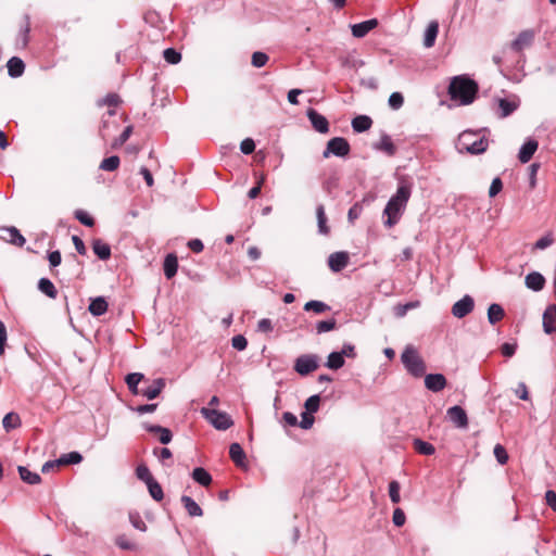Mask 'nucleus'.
I'll list each match as a JSON object with an SVG mask.
<instances>
[{
  "instance_id": "ea45409f",
  "label": "nucleus",
  "mask_w": 556,
  "mask_h": 556,
  "mask_svg": "<svg viewBox=\"0 0 556 556\" xmlns=\"http://www.w3.org/2000/svg\"><path fill=\"white\" fill-rule=\"evenodd\" d=\"M122 103V99L117 93H108L103 99L98 101L99 106L117 108Z\"/></svg>"
},
{
  "instance_id": "7ed1b4c3",
  "label": "nucleus",
  "mask_w": 556,
  "mask_h": 556,
  "mask_svg": "<svg viewBox=\"0 0 556 556\" xmlns=\"http://www.w3.org/2000/svg\"><path fill=\"white\" fill-rule=\"evenodd\" d=\"M488 147V139L484 137L478 138V135L473 131H464L458 136L457 149L462 153L481 154L486 151Z\"/></svg>"
},
{
  "instance_id": "49530a36",
  "label": "nucleus",
  "mask_w": 556,
  "mask_h": 556,
  "mask_svg": "<svg viewBox=\"0 0 556 556\" xmlns=\"http://www.w3.org/2000/svg\"><path fill=\"white\" fill-rule=\"evenodd\" d=\"M554 236L552 232L546 233L542 238H540L533 245L532 251L534 250H544L551 247L554 243Z\"/></svg>"
},
{
  "instance_id": "2eb2a0df",
  "label": "nucleus",
  "mask_w": 556,
  "mask_h": 556,
  "mask_svg": "<svg viewBox=\"0 0 556 556\" xmlns=\"http://www.w3.org/2000/svg\"><path fill=\"white\" fill-rule=\"evenodd\" d=\"M378 26V20L377 18H370L367 21H364L358 24L352 25V34L356 38H363L365 37L370 30L375 29Z\"/></svg>"
},
{
  "instance_id": "a211bd4d",
  "label": "nucleus",
  "mask_w": 556,
  "mask_h": 556,
  "mask_svg": "<svg viewBox=\"0 0 556 556\" xmlns=\"http://www.w3.org/2000/svg\"><path fill=\"white\" fill-rule=\"evenodd\" d=\"M526 286L533 291H541L545 286V278L538 271H532L526 276Z\"/></svg>"
},
{
  "instance_id": "9d476101",
  "label": "nucleus",
  "mask_w": 556,
  "mask_h": 556,
  "mask_svg": "<svg viewBox=\"0 0 556 556\" xmlns=\"http://www.w3.org/2000/svg\"><path fill=\"white\" fill-rule=\"evenodd\" d=\"M535 33L532 29L522 30L517 38L511 42V49L516 52H520L526 48H529L534 40Z\"/></svg>"
},
{
  "instance_id": "09e8293b",
  "label": "nucleus",
  "mask_w": 556,
  "mask_h": 556,
  "mask_svg": "<svg viewBox=\"0 0 556 556\" xmlns=\"http://www.w3.org/2000/svg\"><path fill=\"white\" fill-rule=\"evenodd\" d=\"M400 490L401 485L397 481L393 480L389 483V496L393 504H399L401 501Z\"/></svg>"
},
{
  "instance_id": "f3484780",
  "label": "nucleus",
  "mask_w": 556,
  "mask_h": 556,
  "mask_svg": "<svg viewBox=\"0 0 556 556\" xmlns=\"http://www.w3.org/2000/svg\"><path fill=\"white\" fill-rule=\"evenodd\" d=\"M539 143L536 140L530 139L522 144L519 150L518 159L521 163H528L535 151L538 150Z\"/></svg>"
},
{
  "instance_id": "39448f33",
  "label": "nucleus",
  "mask_w": 556,
  "mask_h": 556,
  "mask_svg": "<svg viewBox=\"0 0 556 556\" xmlns=\"http://www.w3.org/2000/svg\"><path fill=\"white\" fill-rule=\"evenodd\" d=\"M201 414L218 430H227L233 425L230 416L225 412L210 407H202Z\"/></svg>"
},
{
  "instance_id": "ddd939ff",
  "label": "nucleus",
  "mask_w": 556,
  "mask_h": 556,
  "mask_svg": "<svg viewBox=\"0 0 556 556\" xmlns=\"http://www.w3.org/2000/svg\"><path fill=\"white\" fill-rule=\"evenodd\" d=\"M447 417L458 428H467L468 417L460 406H453L447 409Z\"/></svg>"
},
{
  "instance_id": "79ce46f5",
  "label": "nucleus",
  "mask_w": 556,
  "mask_h": 556,
  "mask_svg": "<svg viewBox=\"0 0 556 556\" xmlns=\"http://www.w3.org/2000/svg\"><path fill=\"white\" fill-rule=\"evenodd\" d=\"M147 486L153 500L161 502L164 498L163 489L155 479L147 483Z\"/></svg>"
},
{
  "instance_id": "6e6d98bb",
  "label": "nucleus",
  "mask_w": 556,
  "mask_h": 556,
  "mask_svg": "<svg viewBox=\"0 0 556 556\" xmlns=\"http://www.w3.org/2000/svg\"><path fill=\"white\" fill-rule=\"evenodd\" d=\"M75 218L85 226L92 227L94 225V219L83 210L75 211Z\"/></svg>"
},
{
  "instance_id": "58836bf2",
  "label": "nucleus",
  "mask_w": 556,
  "mask_h": 556,
  "mask_svg": "<svg viewBox=\"0 0 556 556\" xmlns=\"http://www.w3.org/2000/svg\"><path fill=\"white\" fill-rule=\"evenodd\" d=\"M413 445L414 448L421 455H432L435 452V448L432 444L420 439H415Z\"/></svg>"
},
{
  "instance_id": "052dcab7",
  "label": "nucleus",
  "mask_w": 556,
  "mask_h": 556,
  "mask_svg": "<svg viewBox=\"0 0 556 556\" xmlns=\"http://www.w3.org/2000/svg\"><path fill=\"white\" fill-rule=\"evenodd\" d=\"M314 421H315V418L312 413L303 412L301 415V421H300L299 426L302 429L307 430V429L312 428Z\"/></svg>"
},
{
  "instance_id": "473e14b6",
  "label": "nucleus",
  "mask_w": 556,
  "mask_h": 556,
  "mask_svg": "<svg viewBox=\"0 0 556 556\" xmlns=\"http://www.w3.org/2000/svg\"><path fill=\"white\" fill-rule=\"evenodd\" d=\"M144 379V376L140 372H132L126 376V383L128 386L129 391L132 394H140V389L138 384Z\"/></svg>"
},
{
  "instance_id": "774afa93",
  "label": "nucleus",
  "mask_w": 556,
  "mask_h": 556,
  "mask_svg": "<svg viewBox=\"0 0 556 556\" xmlns=\"http://www.w3.org/2000/svg\"><path fill=\"white\" fill-rule=\"evenodd\" d=\"M274 329L271 320L268 318H263L257 323V331L263 333L271 332Z\"/></svg>"
},
{
  "instance_id": "603ef678",
  "label": "nucleus",
  "mask_w": 556,
  "mask_h": 556,
  "mask_svg": "<svg viewBox=\"0 0 556 556\" xmlns=\"http://www.w3.org/2000/svg\"><path fill=\"white\" fill-rule=\"evenodd\" d=\"M319 404H320V396L319 395H312L309 396L306 401H305V404H304V407H305V412L307 413H316L319 408Z\"/></svg>"
},
{
  "instance_id": "2f4dec72",
  "label": "nucleus",
  "mask_w": 556,
  "mask_h": 556,
  "mask_svg": "<svg viewBox=\"0 0 556 556\" xmlns=\"http://www.w3.org/2000/svg\"><path fill=\"white\" fill-rule=\"evenodd\" d=\"M181 502L190 517H200L203 515L202 508L190 496L184 495Z\"/></svg>"
},
{
  "instance_id": "f03ea898",
  "label": "nucleus",
  "mask_w": 556,
  "mask_h": 556,
  "mask_svg": "<svg viewBox=\"0 0 556 556\" xmlns=\"http://www.w3.org/2000/svg\"><path fill=\"white\" fill-rule=\"evenodd\" d=\"M479 91L478 84L466 76L454 77L448 86V94L452 100L458 101L462 105L471 104Z\"/></svg>"
},
{
  "instance_id": "393cba45",
  "label": "nucleus",
  "mask_w": 556,
  "mask_h": 556,
  "mask_svg": "<svg viewBox=\"0 0 556 556\" xmlns=\"http://www.w3.org/2000/svg\"><path fill=\"white\" fill-rule=\"evenodd\" d=\"M497 102H498L497 115L501 118H505V117L509 116L518 108V103L516 101H509L507 99H500Z\"/></svg>"
},
{
  "instance_id": "a18cd8bd",
  "label": "nucleus",
  "mask_w": 556,
  "mask_h": 556,
  "mask_svg": "<svg viewBox=\"0 0 556 556\" xmlns=\"http://www.w3.org/2000/svg\"><path fill=\"white\" fill-rule=\"evenodd\" d=\"M115 544L125 551L137 549V544L132 542L126 534H119L115 538Z\"/></svg>"
},
{
  "instance_id": "cd10ccee",
  "label": "nucleus",
  "mask_w": 556,
  "mask_h": 556,
  "mask_svg": "<svg viewBox=\"0 0 556 556\" xmlns=\"http://www.w3.org/2000/svg\"><path fill=\"white\" fill-rule=\"evenodd\" d=\"M376 149L384 152L389 156H392L396 152V148L389 135H382L379 142L376 144Z\"/></svg>"
},
{
  "instance_id": "37998d69",
  "label": "nucleus",
  "mask_w": 556,
  "mask_h": 556,
  "mask_svg": "<svg viewBox=\"0 0 556 556\" xmlns=\"http://www.w3.org/2000/svg\"><path fill=\"white\" fill-rule=\"evenodd\" d=\"M119 163V157L117 155H112L110 157L102 160L99 167L102 170L114 172L118 168Z\"/></svg>"
},
{
  "instance_id": "4468645a",
  "label": "nucleus",
  "mask_w": 556,
  "mask_h": 556,
  "mask_svg": "<svg viewBox=\"0 0 556 556\" xmlns=\"http://www.w3.org/2000/svg\"><path fill=\"white\" fill-rule=\"evenodd\" d=\"M425 386L432 392H440L446 387V378L442 374L426 375Z\"/></svg>"
},
{
  "instance_id": "864d4df0",
  "label": "nucleus",
  "mask_w": 556,
  "mask_h": 556,
  "mask_svg": "<svg viewBox=\"0 0 556 556\" xmlns=\"http://www.w3.org/2000/svg\"><path fill=\"white\" fill-rule=\"evenodd\" d=\"M136 475L138 479L144 481L146 484L154 480L153 476L151 475L149 468L146 465H139L136 469Z\"/></svg>"
},
{
  "instance_id": "20e7f679",
  "label": "nucleus",
  "mask_w": 556,
  "mask_h": 556,
  "mask_svg": "<svg viewBox=\"0 0 556 556\" xmlns=\"http://www.w3.org/2000/svg\"><path fill=\"white\" fill-rule=\"evenodd\" d=\"M401 361L406 370L414 377L420 378L426 372V364L416 348L407 345L401 355Z\"/></svg>"
},
{
  "instance_id": "6e6552de",
  "label": "nucleus",
  "mask_w": 556,
  "mask_h": 556,
  "mask_svg": "<svg viewBox=\"0 0 556 556\" xmlns=\"http://www.w3.org/2000/svg\"><path fill=\"white\" fill-rule=\"evenodd\" d=\"M473 307V299L466 294L452 306V314L457 318H464L472 312Z\"/></svg>"
},
{
  "instance_id": "a19ab883",
  "label": "nucleus",
  "mask_w": 556,
  "mask_h": 556,
  "mask_svg": "<svg viewBox=\"0 0 556 556\" xmlns=\"http://www.w3.org/2000/svg\"><path fill=\"white\" fill-rule=\"evenodd\" d=\"M83 460V456L78 452H71L67 454H63L59 459L58 464L60 466L79 464Z\"/></svg>"
},
{
  "instance_id": "412c9836",
  "label": "nucleus",
  "mask_w": 556,
  "mask_h": 556,
  "mask_svg": "<svg viewBox=\"0 0 556 556\" xmlns=\"http://www.w3.org/2000/svg\"><path fill=\"white\" fill-rule=\"evenodd\" d=\"M439 33V23L437 21H432L429 23L424 38V45L426 48H431L434 46L437 36Z\"/></svg>"
},
{
  "instance_id": "4d7b16f0",
  "label": "nucleus",
  "mask_w": 556,
  "mask_h": 556,
  "mask_svg": "<svg viewBox=\"0 0 556 556\" xmlns=\"http://www.w3.org/2000/svg\"><path fill=\"white\" fill-rule=\"evenodd\" d=\"M129 521L136 529L142 532L147 530V525L138 513H129Z\"/></svg>"
},
{
  "instance_id": "c9c22d12",
  "label": "nucleus",
  "mask_w": 556,
  "mask_h": 556,
  "mask_svg": "<svg viewBox=\"0 0 556 556\" xmlns=\"http://www.w3.org/2000/svg\"><path fill=\"white\" fill-rule=\"evenodd\" d=\"M38 289L50 299H55L58 295L54 285L48 278H41L38 281Z\"/></svg>"
},
{
  "instance_id": "1a4fd4ad",
  "label": "nucleus",
  "mask_w": 556,
  "mask_h": 556,
  "mask_svg": "<svg viewBox=\"0 0 556 556\" xmlns=\"http://www.w3.org/2000/svg\"><path fill=\"white\" fill-rule=\"evenodd\" d=\"M306 115L313 126V128L320 132V134H327L329 131V122L325 116L319 114L314 109H308L306 112Z\"/></svg>"
},
{
  "instance_id": "de8ad7c7",
  "label": "nucleus",
  "mask_w": 556,
  "mask_h": 556,
  "mask_svg": "<svg viewBox=\"0 0 556 556\" xmlns=\"http://www.w3.org/2000/svg\"><path fill=\"white\" fill-rule=\"evenodd\" d=\"M134 127L131 125L127 126L123 132L113 141L112 148L116 149L122 147L131 136Z\"/></svg>"
},
{
  "instance_id": "5fc2aeb1",
  "label": "nucleus",
  "mask_w": 556,
  "mask_h": 556,
  "mask_svg": "<svg viewBox=\"0 0 556 556\" xmlns=\"http://www.w3.org/2000/svg\"><path fill=\"white\" fill-rule=\"evenodd\" d=\"M404 97L401 92H393L389 97V105L392 110H399L403 106Z\"/></svg>"
},
{
  "instance_id": "3c124183",
  "label": "nucleus",
  "mask_w": 556,
  "mask_h": 556,
  "mask_svg": "<svg viewBox=\"0 0 556 556\" xmlns=\"http://www.w3.org/2000/svg\"><path fill=\"white\" fill-rule=\"evenodd\" d=\"M165 61L169 64H177L181 60V54L173 48H167L163 52Z\"/></svg>"
},
{
  "instance_id": "c85d7f7f",
  "label": "nucleus",
  "mask_w": 556,
  "mask_h": 556,
  "mask_svg": "<svg viewBox=\"0 0 556 556\" xmlns=\"http://www.w3.org/2000/svg\"><path fill=\"white\" fill-rule=\"evenodd\" d=\"M191 476L202 486H208L212 483V476L202 467L194 468Z\"/></svg>"
},
{
  "instance_id": "bf43d9fd",
  "label": "nucleus",
  "mask_w": 556,
  "mask_h": 556,
  "mask_svg": "<svg viewBox=\"0 0 556 556\" xmlns=\"http://www.w3.org/2000/svg\"><path fill=\"white\" fill-rule=\"evenodd\" d=\"M494 456L496 457L497 462L502 465L506 464L508 460V454L506 452V448L501 444H496L494 446Z\"/></svg>"
},
{
  "instance_id": "e2e57ef3",
  "label": "nucleus",
  "mask_w": 556,
  "mask_h": 556,
  "mask_svg": "<svg viewBox=\"0 0 556 556\" xmlns=\"http://www.w3.org/2000/svg\"><path fill=\"white\" fill-rule=\"evenodd\" d=\"M231 345L233 349L238 351H243L248 345V341L245 337H243L242 334H238L231 339Z\"/></svg>"
},
{
  "instance_id": "bb28decb",
  "label": "nucleus",
  "mask_w": 556,
  "mask_h": 556,
  "mask_svg": "<svg viewBox=\"0 0 556 556\" xmlns=\"http://www.w3.org/2000/svg\"><path fill=\"white\" fill-rule=\"evenodd\" d=\"M88 309L93 316H101L108 311V302L102 296L96 298L91 300Z\"/></svg>"
},
{
  "instance_id": "c756f323",
  "label": "nucleus",
  "mask_w": 556,
  "mask_h": 556,
  "mask_svg": "<svg viewBox=\"0 0 556 556\" xmlns=\"http://www.w3.org/2000/svg\"><path fill=\"white\" fill-rule=\"evenodd\" d=\"M146 429L151 433H160L159 440L162 444H168L172 441L173 434L167 428L162 426H146Z\"/></svg>"
},
{
  "instance_id": "f704fd0d",
  "label": "nucleus",
  "mask_w": 556,
  "mask_h": 556,
  "mask_svg": "<svg viewBox=\"0 0 556 556\" xmlns=\"http://www.w3.org/2000/svg\"><path fill=\"white\" fill-rule=\"evenodd\" d=\"M21 424L22 422L18 414L13 412L8 413L2 420L3 428L5 429L7 432L18 428Z\"/></svg>"
},
{
  "instance_id": "13d9d810",
  "label": "nucleus",
  "mask_w": 556,
  "mask_h": 556,
  "mask_svg": "<svg viewBox=\"0 0 556 556\" xmlns=\"http://www.w3.org/2000/svg\"><path fill=\"white\" fill-rule=\"evenodd\" d=\"M336 319H329V320H323V321H318L317 325H316V330L318 333H323V332H327V331H331L336 328Z\"/></svg>"
},
{
  "instance_id": "aec40b11",
  "label": "nucleus",
  "mask_w": 556,
  "mask_h": 556,
  "mask_svg": "<svg viewBox=\"0 0 556 556\" xmlns=\"http://www.w3.org/2000/svg\"><path fill=\"white\" fill-rule=\"evenodd\" d=\"M231 460L239 467L245 466V453L239 443H232L229 447Z\"/></svg>"
},
{
  "instance_id": "5701e85b",
  "label": "nucleus",
  "mask_w": 556,
  "mask_h": 556,
  "mask_svg": "<svg viewBox=\"0 0 556 556\" xmlns=\"http://www.w3.org/2000/svg\"><path fill=\"white\" fill-rule=\"evenodd\" d=\"M7 67L11 77H18L23 74L25 64L22 59L13 56L8 61Z\"/></svg>"
},
{
  "instance_id": "a878e982",
  "label": "nucleus",
  "mask_w": 556,
  "mask_h": 556,
  "mask_svg": "<svg viewBox=\"0 0 556 556\" xmlns=\"http://www.w3.org/2000/svg\"><path fill=\"white\" fill-rule=\"evenodd\" d=\"M3 230L8 233V237H5V240L8 242H10L11 244L16 245L18 248H22L25 244L26 240L21 235V232L17 228L8 227V228H4Z\"/></svg>"
},
{
  "instance_id": "72a5a7b5",
  "label": "nucleus",
  "mask_w": 556,
  "mask_h": 556,
  "mask_svg": "<svg viewBox=\"0 0 556 556\" xmlns=\"http://www.w3.org/2000/svg\"><path fill=\"white\" fill-rule=\"evenodd\" d=\"M18 473L21 479L28 484H38L41 482V478L37 472L30 471L24 466L18 467Z\"/></svg>"
},
{
  "instance_id": "423d86ee",
  "label": "nucleus",
  "mask_w": 556,
  "mask_h": 556,
  "mask_svg": "<svg viewBox=\"0 0 556 556\" xmlns=\"http://www.w3.org/2000/svg\"><path fill=\"white\" fill-rule=\"evenodd\" d=\"M351 150L350 143L343 137H334L327 142V147L323 152L324 157H329L330 154L344 157L349 155Z\"/></svg>"
},
{
  "instance_id": "69168bd1",
  "label": "nucleus",
  "mask_w": 556,
  "mask_h": 556,
  "mask_svg": "<svg viewBox=\"0 0 556 556\" xmlns=\"http://www.w3.org/2000/svg\"><path fill=\"white\" fill-rule=\"evenodd\" d=\"M392 521H393L394 526H396V527H402L405 523L406 517H405L404 511L401 508L394 509L393 516H392Z\"/></svg>"
},
{
  "instance_id": "0eeeda50",
  "label": "nucleus",
  "mask_w": 556,
  "mask_h": 556,
  "mask_svg": "<svg viewBox=\"0 0 556 556\" xmlns=\"http://www.w3.org/2000/svg\"><path fill=\"white\" fill-rule=\"evenodd\" d=\"M318 368V356L313 354H304L299 356L294 363V370L301 375L306 376Z\"/></svg>"
},
{
  "instance_id": "4c0bfd02",
  "label": "nucleus",
  "mask_w": 556,
  "mask_h": 556,
  "mask_svg": "<svg viewBox=\"0 0 556 556\" xmlns=\"http://www.w3.org/2000/svg\"><path fill=\"white\" fill-rule=\"evenodd\" d=\"M344 358L340 352H332L328 355L326 366L330 369L337 370L343 367Z\"/></svg>"
},
{
  "instance_id": "e433bc0d",
  "label": "nucleus",
  "mask_w": 556,
  "mask_h": 556,
  "mask_svg": "<svg viewBox=\"0 0 556 556\" xmlns=\"http://www.w3.org/2000/svg\"><path fill=\"white\" fill-rule=\"evenodd\" d=\"M316 216H317V223H318L319 232L323 233V235H328L330 232V228L327 225V216H326V213H325L324 205H319L316 208Z\"/></svg>"
},
{
  "instance_id": "9b49d317",
  "label": "nucleus",
  "mask_w": 556,
  "mask_h": 556,
  "mask_svg": "<svg viewBox=\"0 0 556 556\" xmlns=\"http://www.w3.org/2000/svg\"><path fill=\"white\" fill-rule=\"evenodd\" d=\"M165 386L166 382L164 378L154 379L149 386L140 389V394L148 400H154L161 394Z\"/></svg>"
},
{
  "instance_id": "f257e3e1",
  "label": "nucleus",
  "mask_w": 556,
  "mask_h": 556,
  "mask_svg": "<svg viewBox=\"0 0 556 556\" xmlns=\"http://www.w3.org/2000/svg\"><path fill=\"white\" fill-rule=\"evenodd\" d=\"M412 194V187L406 182H401L396 193L391 197L387 203L383 214L387 216L384 226L388 228L393 227L399 223L407 202Z\"/></svg>"
},
{
  "instance_id": "b1692460",
  "label": "nucleus",
  "mask_w": 556,
  "mask_h": 556,
  "mask_svg": "<svg viewBox=\"0 0 556 556\" xmlns=\"http://www.w3.org/2000/svg\"><path fill=\"white\" fill-rule=\"evenodd\" d=\"M372 125V119L367 115H357L352 119V128L355 132L368 130Z\"/></svg>"
},
{
  "instance_id": "c03bdc74",
  "label": "nucleus",
  "mask_w": 556,
  "mask_h": 556,
  "mask_svg": "<svg viewBox=\"0 0 556 556\" xmlns=\"http://www.w3.org/2000/svg\"><path fill=\"white\" fill-rule=\"evenodd\" d=\"M304 309L306 312H314L316 314H321L326 311H329L330 309V306L327 305L326 303L321 302V301H309L307 303H305L304 305Z\"/></svg>"
},
{
  "instance_id": "0e129e2a",
  "label": "nucleus",
  "mask_w": 556,
  "mask_h": 556,
  "mask_svg": "<svg viewBox=\"0 0 556 556\" xmlns=\"http://www.w3.org/2000/svg\"><path fill=\"white\" fill-rule=\"evenodd\" d=\"M240 150L243 154H251L255 150V142L251 138H247L242 140L240 144Z\"/></svg>"
},
{
  "instance_id": "f8f14e48",
  "label": "nucleus",
  "mask_w": 556,
  "mask_h": 556,
  "mask_svg": "<svg viewBox=\"0 0 556 556\" xmlns=\"http://www.w3.org/2000/svg\"><path fill=\"white\" fill-rule=\"evenodd\" d=\"M348 252H334L328 257V266L333 273H339L349 264Z\"/></svg>"
},
{
  "instance_id": "8fccbe9b",
  "label": "nucleus",
  "mask_w": 556,
  "mask_h": 556,
  "mask_svg": "<svg viewBox=\"0 0 556 556\" xmlns=\"http://www.w3.org/2000/svg\"><path fill=\"white\" fill-rule=\"evenodd\" d=\"M269 58L266 53L256 51L252 54L251 63L254 67L260 68L266 65Z\"/></svg>"
},
{
  "instance_id": "7c9ffc66",
  "label": "nucleus",
  "mask_w": 556,
  "mask_h": 556,
  "mask_svg": "<svg viewBox=\"0 0 556 556\" xmlns=\"http://www.w3.org/2000/svg\"><path fill=\"white\" fill-rule=\"evenodd\" d=\"M505 316V312L500 304L493 303L488 308V319L491 325H495L502 320Z\"/></svg>"
},
{
  "instance_id": "dca6fc26",
  "label": "nucleus",
  "mask_w": 556,
  "mask_h": 556,
  "mask_svg": "<svg viewBox=\"0 0 556 556\" xmlns=\"http://www.w3.org/2000/svg\"><path fill=\"white\" fill-rule=\"evenodd\" d=\"M543 329L551 334L556 330V305H549L543 314Z\"/></svg>"
},
{
  "instance_id": "338daca9",
  "label": "nucleus",
  "mask_w": 556,
  "mask_h": 556,
  "mask_svg": "<svg viewBox=\"0 0 556 556\" xmlns=\"http://www.w3.org/2000/svg\"><path fill=\"white\" fill-rule=\"evenodd\" d=\"M363 212V206L359 203H355L348 213V218L351 223H354L355 219H357Z\"/></svg>"
},
{
  "instance_id": "6ab92c4d",
  "label": "nucleus",
  "mask_w": 556,
  "mask_h": 556,
  "mask_svg": "<svg viewBox=\"0 0 556 556\" xmlns=\"http://www.w3.org/2000/svg\"><path fill=\"white\" fill-rule=\"evenodd\" d=\"M92 250L94 254L102 261H106L111 257V248L108 243L101 239H94L92 242Z\"/></svg>"
},
{
  "instance_id": "4be33fe9",
  "label": "nucleus",
  "mask_w": 556,
  "mask_h": 556,
  "mask_svg": "<svg viewBox=\"0 0 556 556\" xmlns=\"http://www.w3.org/2000/svg\"><path fill=\"white\" fill-rule=\"evenodd\" d=\"M163 268H164V275L167 279H170L173 278L176 273H177V269H178V260H177V256L175 254H168L166 255L165 260H164V265H163Z\"/></svg>"
},
{
  "instance_id": "680f3d73",
  "label": "nucleus",
  "mask_w": 556,
  "mask_h": 556,
  "mask_svg": "<svg viewBox=\"0 0 556 556\" xmlns=\"http://www.w3.org/2000/svg\"><path fill=\"white\" fill-rule=\"evenodd\" d=\"M503 189V181L500 177H496L492 180L490 189H489V197L494 198Z\"/></svg>"
}]
</instances>
